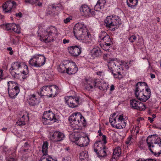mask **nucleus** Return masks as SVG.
<instances>
[{
    "label": "nucleus",
    "mask_w": 161,
    "mask_h": 161,
    "mask_svg": "<svg viewBox=\"0 0 161 161\" xmlns=\"http://www.w3.org/2000/svg\"><path fill=\"white\" fill-rule=\"evenodd\" d=\"M73 32L76 39L83 42L89 43L92 41L91 35L84 24L79 23L76 24L74 27Z\"/></svg>",
    "instance_id": "f257e3e1"
},
{
    "label": "nucleus",
    "mask_w": 161,
    "mask_h": 161,
    "mask_svg": "<svg viewBox=\"0 0 161 161\" xmlns=\"http://www.w3.org/2000/svg\"><path fill=\"white\" fill-rule=\"evenodd\" d=\"M136 97L141 101L145 102L151 96V92L147 84L144 82L137 83L135 91Z\"/></svg>",
    "instance_id": "f03ea898"
},
{
    "label": "nucleus",
    "mask_w": 161,
    "mask_h": 161,
    "mask_svg": "<svg viewBox=\"0 0 161 161\" xmlns=\"http://www.w3.org/2000/svg\"><path fill=\"white\" fill-rule=\"evenodd\" d=\"M147 146L150 152L156 157L161 154V139L156 135H151L146 139Z\"/></svg>",
    "instance_id": "7ed1b4c3"
},
{
    "label": "nucleus",
    "mask_w": 161,
    "mask_h": 161,
    "mask_svg": "<svg viewBox=\"0 0 161 161\" xmlns=\"http://www.w3.org/2000/svg\"><path fill=\"white\" fill-rule=\"evenodd\" d=\"M69 120L70 121V125L72 129L75 130L79 129L78 125H84L86 120L84 117L82 116L80 113L72 114L69 117Z\"/></svg>",
    "instance_id": "20e7f679"
},
{
    "label": "nucleus",
    "mask_w": 161,
    "mask_h": 161,
    "mask_svg": "<svg viewBox=\"0 0 161 161\" xmlns=\"http://www.w3.org/2000/svg\"><path fill=\"white\" fill-rule=\"evenodd\" d=\"M99 44L103 49L105 51L108 50L112 42L109 36L105 31H101L99 35Z\"/></svg>",
    "instance_id": "39448f33"
},
{
    "label": "nucleus",
    "mask_w": 161,
    "mask_h": 161,
    "mask_svg": "<svg viewBox=\"0 0 161 161\" xmlns=\"http://www.w3.org/2000/svg\"><path fill=\"white\" fill-rule=\"evenodd\" d=\"M103 59L106 60L108 63V67L110 71L114 77L116 75V73H114V71H115L118 69L119 63L115 61V58H113L112 55L110 53L104 54L103 56Z\"/></svg>",
    "instance_id": "423d86ee"
},
{
    "label": "nucleus",
    "mask_w": 161,
    "mask_h": 161,
    "mask_svg": "<svg viewBox=\"0 0 161 161\" xmlns=\"http://www.w3.org/2000/svg\"><path fill=\"white\" fill-rule=\"evenodd\" d=\"M58 88L54 85H47L42 87L41 90L42 96H47L49 97H54L58 92Z\"/></svg>",
    "instance_id": "0eeeda50"
},
{
    "label": "nucleus",
    "mask_w": 161,
    "mask_h": 161,
    "mask_svg": "<svg viewBox=\"0 0 161 161\" xmlns=\"http://www.w3.org/2000/svg\"><path fill=\"white\" fill-rule=\"evenodd\" d=\"M57 30V29L55 27L53 26H50L45 31V35L44 37L40 36V40L46 43L53 41V35L56 33Z\"/></svg>",
    "instance_id": "6e6552de"
},
{
    "label": "nucleus",
    "mask_w": 161,
    "mask_h": 161,
    "mask_svg": "<svg viewBox=\"0 0 161 161\" xmlns=\"http://www.w3.org/2000/svg\"><path fill=\"white\" fill-rule=\"evenodd\" d=\"M46 61V58L43 55L35 54L29 61V64L35 67H40L43 65Z\"/></svg>",
    "instance_id": "1a4fd4ad"
},
{
    "label": "nucleus",
    "mask_w": 161,
    "mask_h": 161,
    "mask_svg": "<svg viewBox=\"0 0 161 161\" xmlns=\"http://www.w3.org/2000/svg\"><path fill=\"white\" fill-rule=\"evenodd\" d=\"M42 119L43 123L44 125L49 124L48 120L53 121L54 122L57 123L60 120L59 116L54 114L50 110L44 112Z\"/></svg>",
    "instance_id": "9d476101"
},
{
    "label": "nucleus",
    "mask_w": 161,
    "mask_h": 161,
    "mask_svg": "<svg viewBox=\"0 0 161 161\" xmlns=\"http://www.w3.org/2000/svg\"><path fill=\"white\" fill-rule=\"evenodd\" d=\"M104 21L106 24V26L109 28L114 26L115 28H117L121 24V21L119 18L115 15L107 16Z\"/></svg>",
    "instance_id": "9b49d317"
},
{
    "label": "nucleus",
    "mask_w": 161,
    "mask_h": 161,
    "mask_svg": "<svg viewBox=\"0 0 161 161\" xmlns=\"http://www.w3.org/2000/svg\"><path fill=\"white\" fill-rule=\"evenodd\" d=\"M21 63L19 62H15L12 64L9 71L12 76L15 78L18 77V75L21 73L22 68Z\"/></svg>",
    "instance_id": "f8f14e48"
},
{
    "label": "nucleus",
    "mask_w": 161,
    "mask_h": 161,
    "mask_svg": "<svg viewBox=\"0 0 161 161\" xmlns=\"http://www.w3.org/2000/svg\"><path fill=\"white\" fill-rule=\"evenodd\" d=\"M65 99L66 103L71 108L76 107L79 104L80 97H66Z\"/></svg>",
    "instance_id": "ddd939ff"
},
{
    "label": "nucleus",
    "mask_w": 161,
    "mask_h": 161,
    "mask_svg": "<svg viewBox=\"0 0 161 161\" xmlns=\"http://www.w3.org/2000/svg\"><path fill=\"white\" fill-rule=\"evenodd\" d=\"M17 6L16 3L12 0L6 2L2 5L3 11L5 13H10L12 9L15 8Z\"/></svg>",
    "instance_id": "4468645a"
},
{
    "label": "nucleus",
    "mask_w": 161,
    "mask_h": 161,
    "mask_svg": "<svg viewBox=\"0 0 161 161\" xmlns=\"http://www.w3.org/2000/svg\"><path fill=\"white\" fill-rule=\"evenodd\" d=\"M80 11L81 14L85 17H90L95 15V12L87 5L84 4L81 6Z\"/></svg>",
    "instance_id": "2eb2a0df"
},
{
    "label": "nucleus",
    "mask_w": 161,
    "mask_h": 161,
    "mask_svg": "<svg viewBox=\"0 0 161 161\" xmlns=\"http://www.w3.org/2000/svg\"><path fill=\"white\" fill-rule=\"evenodd\" d=\"M131 108L139 110H144L146 109L145 106L142 103L134 99L130 100Z\"/></svg>",
    "instance_id": "dca6fc26"
},
{
    "label": "nucleus",
    "mask_w": 161,
    "mask_h": 161,
    "mask_svg": "<svg viewBox=\"0 0 161 161\" xmlns=\"http://www.w3.org/2000/svg\"><path fill=\"white\" fill-rule=\"evenodd\" d=\"M130 64V63L126 62L124 61H122L120 64L119 63L118 69H116L115 71H114L117 74H116V75H121V73H124L125 70H128Z\"/></svg>",
    "instance_id": "f3484780"
},
{
    "label": "nucleus",
    "mask_w": 161,
    "mask_h": 161,
    "mask_svg": "<svg viewBox=\"0 0 161 161\" xmlns=\"http://www.w3.org/2000/svg\"><path fill=\"white\" fill-rule=\"evenodd\" d=\"M81 49L80 47L77 46H70L68 48L69 53L74 57H77L80 54Z\"/></svg>",
    "instance_id": "a211bd4d"
},
{
    "label": "nucleus",
    "mask_w": 161,
    "mask_h": 161,
    "mask_svg": "<svg viewBox=\"0 0 161 161\" xmlns=\"http://www.w3.org/2000/svg\"><path fill=\"white\" fill-rule=\"evenodd\" d=\"M67 66L66 72L69 75L74 74L78 71V68L74 62L68 64Z\"/></svg>",
    "instance_id": "6ab92c4d"
},
{
    "label": "nucleus",
    "mask_w": 161,
    "mask_h": 161,
    "mask_svg": "<svg viewBox=\"0 0 161 161\" xmlns=\"http://www.w3.org/2000/svg\"><path fill=\"white\" fill-rule=\"evenodd\" d=\"M89 139L88 136H81L80 135L78 140L76 142V145L80 147L87 146L89 143Z\"/></svg>",
    "instance_id": "aec40b11"
},
{
    "label": "nucleus",
    "mask_w": 161,
    "mask_h": 161,
    "mask_svg": "<svg viewBox=\"0 0 161 161\" xmlns=\"http://www.w3.org/2000/svg\"><path fill=\"white\" fill-rule=\"evenodd\" d=\"M65 137V136L62 133L58 131L54 132L51 137V139L54 142H58L63 140Z\"/></svg>",
    "instance_id": "412c9836"
},
{
    "label": "nucleus",
    "mask_w": 161,
    "mask_h": 161,
    "mask_svg": "<svg viewBox=\"0 0 161 161\" xmlns=\"http://www.w3.org/2000/svg\"><path fill=\"white\" fill-rule=\"evenodd\" d=\"M117 121L115 124H113V127L119 129H121L125 126V124L122 125L124 121L123 116L122 114L120 115L117 116Z\"/></svg>",
    "instance_id": "4be33fe9"
},
{
    "label": "nucleus",
    "mask_w": 161,
    "mask_h": 161,
    "mask_svg": "<svg viewBox=\"0 0 161 161\" xmlns=\"http://www.w3.org/2000/svg\"><path fill=\"white\" fill-rule=\"evenodd\" d=\"M92 56L94 58L99 56L102 53L100 48L97 46H94L91 50Z\"/></svg>",
    "instance_id": "5701e85b"
},
{
    "label": "nucleus",
    "mask_w": 161,
    "mask_h": 161,
    "mask_svg": "<svg viewBox=\"0 0 161 161\" xmlns=\"http://www.w3.org/2000/svg\"><path fill=\"white\" fill-rule=\"evenodd\" d=\"M95 81L91 79H86L85 83V87L87 90L89 91L93 88Z\"/></svg>",
    "instance_id": "b1692460"
},
{
    "label": "nucleus",
    "mask_w": 161,
    "mask_h": 161,
    "mask_svg": "<svg viewBox=\"0 0 161 161\" xmlns=\"http://www.w3.org/2000/svg\"><path fill=\"white\" fill-rule=\"evenodd\" d=\"M8 88L7 89H16L20 90L19 87L18 86V84L16 82L12 81H10L8 82Z\"/></svg>",
    "instance_id": "393cba45"
},
{
    "label": "nucleus",
    "mask_w": 161,
    "mask_h": 161,
    "mask_svg": "<svg viewBox=\"0 0 161 161\" xmlns=\"http://www.w3.org/2000/svg\"><path fill=\"white\" fill-rule=\"evenodd\" d=\"M28 101L29 104L32 106L36 105L38 103V100L34 94L31 95L29 96Z\"/></svg>",
    "instance_id": "a878e982"
},
{
    "label": "nucleus",
    "mask_w": 161,
    "mask_h": 161,
    "mask_svg": "<svg viewBox=\"0 0 161 161\" xmlns=\"http://www.w3.org/2000/svg\"><path fill=\"white\" fill-rule=\"evenodd\" d=\"M121 154V148L119 147H116L114 150L113 154V158L117 159L119 157Z\"/></svg>",
    "instance_id": "bb28decb"
},
{
    "label": "nucleus",
    "mask_w": 161,
    "mask_h": 161,
    "mask_svg": "<svg viewBox=\"0 0 161 161\" xmlns=\"http://www.w3.org/2000/svg\"><path fill=\"white\" fill-rule=\"evenodd\" d=\"M80 133L77 131H75L69 136V139L71 142H75L76 144L77 141L79 139Z\"/></svg>",
    "instance_id": "cd10ccee"
},
{
    "label": "nucleus",
    "mask_w": 161,
    "mask_h": 161,
    "mask_svg": "<svg viewBox=\"0 0 161 161\" xmlns=\"http://www.w3.org/2000/svg\"><path fill=\"white\" fill-rule=\"evenodd\" d=\"M20 90L16 89H8V92L9 96L11 98H14L18 94Z\"/></svg>",
    "instance_id": "c85d7f7f"
},
{
    "label": "nucleus",
    "mask_w": 161,
    "mask_h": 161,
    "mask_svg": "<svg viewBox=\"0 0 161 161\" xmlns=\"http://www.w3.org/2000/svg\"><path fill=\"white\" fill-rule=\"evenodd\" d=\"M105 146L103 145L101 142H95L94 145V149L95 152H97L98 151L102 148H104Z\"/></svg>",
    "instance_id": "c756f323"
},
{
    "label": "nucleus",
    "mask_w": 161,
    "mask_h": 161,
    "mask_svg": "<svg viewBox=\"0 0 161 161\" xmlns=\"http://www.w3.org/2000/svg\"><path fill=\"white\" fill-rule=\"evenodd\" d=\"M26 3H29L32 5H35L36 6H41L42 3L40 2V0H25Z\"/></svg>",
    "instance_id": "7c9ffc66"
},
{
    "label": "nucleus",
    "mask_w": 161,
    "mask_h": 161,
    "mask_svg": "<svg viewBox=\"0 0 161 161\" xmlns=\"http://www.w3.org/2000/svg\"><path fill=\"white\" fill-rule=\"evenodd\" d=\"M26 117L27 118L28 120L29 119V116L28 114L26 115H23L22 118L19 119L18 121L16 122V124L20 126L25 125V121L23 120V119H25Z\"/></svg>",
    "instance_id": "2f4dec72"
},
{
    "label": "nucleus",
    "mask_w": 161,
    "mask_h": 161,
    "mask_svg": "<svg viewBox=\"0 0 161 161\" xmlns=\"http://www.w3.org/2000/svg\"><path fill=\"white\" fill-rule=\"evenodd\" d=\"M48 146V143L47 142H44L42 147V152L43 154L42 156H43L44 157H45L44 156L47 154Z\"/></svg>",
    "instance_id": "473e14b6"
},
{
    "label": "nucleus",
    "mask_w": 161,
    "mask_h": 161,
    "mask_svg": "<svg viewBox=\"0 0 161 161\" xmlns=\"http://www.w3.org/2000/svg\"><path fill=\"white\" fill-rule=\"evenodd\" d=\"M88 151L86 150L82 151L80 153L79 158L83 160H87L88 158Z\"/></svg>",
    "instance_id": "72a5a7b5"
},
{
    "label": "nucleus",
    "mask_w": 161,
    "mask_h": 161,
    "mask_svg": "<svg viewBox=\"0 0 161 161\" xmlns=\"http://www.w3.org/2000/svg\"><path fill=\"white\" fill-rule=\"evenodd\" d=\"M117 116H118L117 115L116 116V114L114 113L112 115H111L110 117L109 121L113 127V124H115L117 121Z\"/></svg>",
    "instance_id": "f704fd0d"
},
{
    "label": "nucleus",
    "mask_w": 161,
    "mask_h": 161,
    "mask_svg": "<svg viewBox=\"0 0 161 161\" xmlns=\"http://www.w3.org/2000/svg\"><path fill=\"white\" fill-rule=\"evenodd\" d=\"M96 153L97 154L98 156L100 158L106 156V148L105 146H104V148H102Z\"/></svg>",
    "instance_id": "c9c22d12"
},
{
    "label": "nucleus",
    "mask_w": 161,
    "mask_h": 161,
    "mask_svg": "<svg viewBox=\"0 0 161 161\" xmlns=\"http://www.w3.org/2000/svg\"><path fill=\"white\" fill-rule=\"evenodd\" d=\"M132 135L130 136L125 141V143L126 144L127 147L132 144L134 142V139Z\"/></svg>",
    "instance_id": "e433bc0d"
},
{
    "label": "nucleus",
    "mask_w": 161,
    "mask_h": 161,
    "mask_svg": "<svg viewBox=\"0 0 161 161\" xmlns=\"http://www.w3.org/2000/svg\"><path fill=\"white\" fill-rule=\"evenodd\" d=\"M67 64L65 65L63 63L60 64L59 66V67L58 69V71L61 73L65 72V71L67 67Z\"/></svg>",
    "instance_id": "4c0bfd02"
},
{
    "label": "nucleus",
    "mask_w": 161,
    "mask_h": 161,
    "mask_svg": "<svg viewBox=\"0 0 161 161\" xmlns=\"http://www.w3.org/2000/svg\"><path fill=\"white\" fill-rule=\"evenodd\" d=\"M20 28L19 25H16L14 24L12 28V30L13 31L16 33L19 34L20 33Z\"/></svg>",
    "instance_id": "58836bf2"
},
{
    "label": "nucleus",
    "mask_w": 161,
    "mask_h": 161,
    "mask_svg": "<svg viewBox=\"0 0 161 161\" xmlns=\"http://www.w3.org/2000/svg\"><path fill=\"white\" fill-rule=\"evenodd\" d=\"M127 0V3L129 7H130L131 8H133L134 7H136L137 4V3L136 2L135 3L132 0Z\"/></svg>",
    "instance_id": "ea45409f"
},
{
    "label": "nucleus",
    "mask_w": 161,
    "mask_h": 161,
    "mask_svg": "<svg viewBox=\"0 0 161 161\" xmlns=\"http://www.w3.org/2000/svg\"><path fill=\"white\" fill-rule=\"evenodd\" d=\"M21 73L24 75V76L23 77V79H25L26 77H25V76L26 75L28 74V67L27 65H25L24 70H23Z\"/></svg>",
    "instance_id": "a19ab883"
},
{
    "label": "nucleus",
    "mask_w": 161,
    "mask_h": 161,
    "mask_svg": "<svg viewBox=\"0 0 161 161\" xmlns=\"http://www.w3.org/2000/svg\"><path fill=\"white\" fill-rule=\"evenodd\" d=\"M108 86V85L106 83L103 82V83L101 84L100 87H99V89L101 90H107V87Z\"/></svg>",
    "instance_id": "79ce46f5"
},
{
    "label": "nucleus",
    "mask_w": 161,
    "mask_h": 161,
    "mask_svg": "<svg viewBox=\"0 0 161 161\" xmlns=\"http://www.w3.org/2000/svg\"><path fill=\"white\" fill-rule=\"evenodd\" d=\"M44 76L45 77V79L48 81H50L53 79L52 75L49 73L45 74Z\"/></svg>",
    "instance_id": "37998d69"
},
{
    "label": "nucleus",
    "mask_w": 161,
    "mask_h": 161,
    "mask_svg": "<svg viewBox=\"0 0 161 161\" xmlns=\"http://www.w3.org/2000/svg\"><path fill=\"white\" fill-rule=\"evenodd\" d=\"M14 24H7L5 25V29L7 31L12 29Z\"/></svg>",
    "instance_id": "c03bdc74"
},
{
    "label": "nucleus",
    "mask_w": 161,
    "mask_h": 161,
    "mask_svg": "<svg viewBox=\"0 0 161 161\" xmlns=\"http://www.w3.org/2000/svg\"><path fill=\"white\" fill-rule=\"evenodd\" d=\"M136 39V37L134 35L131 36L129 38V40L131 42H134Z\"/></svg>",
    "instance_id": "a18cd8bd"
},
{
    "label": "nucleus",
    "mask_w": 161,
    "mask_h": 161,
    "mask_svg": "<svg viewBox=\"0 0 161 161\" xmlns=\"http://www.w3.org/2000/svg\"><path fill=\"white\" fill-rule=\"evenodd\" d=\"M95 83L94 84V86L95 87H100L101 84H100V83L101 82L99 81H97V80H94Z\"/></svg>",
    "instance_id": "49530a36"
},
{
    "label": "nucleus",
    "mask_w": 161,
    "mask_h": 161,
    "mask_svg": "<svg viewBox=\"0 0 161 161\" xmlns=\"http://www.w3.org/2000/svg\"><path fill=\"white\" fill-rule=\"evenodd\" d=\"M100 4L101 3H100L98 2L96 5H95L94 7V9L96 10V11L97 10V9H101V7L100 6Z\"/></svg>",
    "instance_id": "de8ad7c7"
},
{
    "label": "nucleus",
    "mask_w": 161,
    "mask_h": 161,
    "mask_svg": "<svg viewBox=\"0 0 161 161\" xmlns=\"http://www.w3.org/2000/svg\"><path fill=\"white\" fill-rule=\"evenodd\" d=\"M136 161H156L155 160H154L152 159L148 158V159H144V158H140L139 159L137 160Z\"/></svg>",
    "instance_id": "09e8293b"
},
{
    "label": "nucleus",
    "mask_w": 161,
    "mask_h": 161,
    "mask_svg": "<svg viewBox=\"0 0 161 161\" xmlns=\"http://www.w3.org/2000/svg\"><path fill=\"white\" fill-rule=\"evenodd\" d=\"M63 161H71V158L69 156L64 157Z\"/></svg>",
    "instance_id": "8fccbe9b"
},
{
    "label": "nucleus",
    "mask_w": 161,
    "mask_h": 161,
    "mask_svg": "<svg viewBox=\"0 0 161 161\" xmlns=\"http://www.w3.org/2000/svg\"><path fill=\"white\" fill-rule=\"evenodd\" d=\"M71 20L69 17L66 18L64 20V22L65 24H67L70 21V20Z\"/></svg>",
    "instance_id": "3c124183"
},
{
    "label": "nucleus",
    "mask_w": 161,
    "mask_h": 161,
    "mask_svg": "<svg viewBox=\"0 0 161 161\" xmlns=\"http://www.w3.org/2000/svg\"><path fill=\"white\" fill-rule=\"evenodd\" d=\"M102 140L103 142V143L104 144H106L107 143V141L106 140V137L104 135H103L102 136Z\"/></svg>",
    "instance_id": "603ef678"
},
{
    "label": "nucleus",
    "mask_w": 161,
    "mask_h": 161,
    "mask_svg": "<svg viewBox=\"0 0 161 161\" xmlns=\"http://www.w3.org/2000/svg\"><path fill=\"white\" fill-rule=\"evenodd\" d=\"M3 70L2 69H0V80L3 79Z\"/></svg>",
    "instance_id": "864d4df0"
},
{
    "label": "nucleus",
    "mask_w": 161,
    "mask_h": 161,
    "mask_svg": "<svg viewBox=\"0 0 161 161\" xmlns=\"http://www.w3.org/2000/svg\"><path fill=\"white\" fill-rule=\"evenodd\" d=\"M15 16L16 17H19V18H21L22 16V14L21 12H19L18 13L16 14Z\"/></svg>",
    "instance_id": "5fc2aeb1"
},
{
    "label": "nucleus",
    "mask_w": 161,
    "mask_h": 161,
    "mask_svg": "<svg viewBox=\"0 0 161 161\" xmlns=\"http://www.w3.org/2000/svg\"><path fill=\"white\" fill-rule=\"evenodd\" d=\"M69 39H64L63 40V43L64 44H65L66 43H69Z\"/></svg>",
    "instance_id": "6e6d98bb"
},
{
    "label": "nucleus",
    "mask_w": 161,
    "mask_h": 161,
    "mask_svg": "<svg viewBox=\"0 0 161 161\" xmlns=\"http://www.w3.org/2000/svg\"><path fill=\"white\" fill-rule=\"evenodd\" d=\"M148 120H149L151 123H152L153 121V118L150 117H148Z\"/></svg>",
    "instance_id": "4d7b16f0"
},
{
    "label": "nucleus",
    "mask_w": 161,
    "mask_h": 161,
    "mask_svg": "<svg viewBox=\"0 0 161 161\" xmlns=\"http://www.w3.org/2000/svg\"><path fill=\"white\" fill-rule=\"evenodd\" d=\"M114 85H111V86L110 87V90L111 91H112L114 90Z\"/></svg>",
    "instance_id": "13d9d810"
},
{
    "label": "nucleus",
    "mask_w": 161,
    "mask_h": 161,
    "mask_svg": "<svg viewBox=\"0 0 161 161\" xmlns=\"http://www.w3.org/2000/svg\"><path fill=\"white\" fill-rule=\"evenodd\" d=\"M7 161H16V160L14 158H10Z\"/></svg>",
    "instance_id": "bf43d9fd"
},
{
    "label": "nucleus",
    "mask_w": 161,
    "mask_h": 161,
    "mask_svg": "<svg viewBox=\"0 0 161 161\" xmlns=\"http://www.w3.org/2000/svg\"><path fill=\"white\" fill-rule=\"evenodd\" d=\"M150 75H151V77L153 79L155 78V75L154 74H150Z\"/></svg>",
    "instance_id": "052dcab7"
},
{
    "label": "nucleus",
    "mask_w": 161,
    "mask_h": 161,
    "mask_svg": "<svg viewBox=\"0 0 161 161\" xmlns=\"http://www.w3.org/2000/svg\"><path fill=\"white\" fill-rule=\"evenodd\" d=\"M98 132L99 133V136H102L103 135L101 130H98Z\"/></svg>",
    "instance_id": "680f3d73"
},
{
    "label": "nucleus",
    "mask_w": 161,
    "mask_h": 161,
    "mask_svg": "<svg viewBox=\"0 0 161 161\" xmlns=\"http://www.w3.org/2000/svg\"><path fill=\"white\" fill-rule=\"evenodd\" d=\"M7 50L8 51H12V48L11 47H9L7 48Z\"/></svg>",
    "instance_id": "e2e57ef3"
},
{
    "label": "nucleus",
    "mask_w": 161,
    "mask_h": 161,
    "mask_svg": "<svg viewBox=\"0 0 161 161\" xmlns=\"http://www.w3.org/2000/svg\"><path fill=\"white\" fill-rule=\"evenodd\" d=\"M7 128H3L2 129V130L3 131H5L7 130Z\"/></svg>",
    "instance_id": "0e129e2a"
},
{
    "label": "nucleus",
    "mask_w": 161,
    "mask_h": 161,
    "mask_svg": "<svg viewBox=\"0 0 161 161\" xmlns=\"http://www.w3.org/2000/svg\"><path fill=\"white\" fill-rule=\"evenodd\" d=\"M28 145V142H26L25 143V145H24V146L25 147H26Z\"/></svg>",
    "instance_id": "69168bd1"
},
{
    "label": "nucleus",
    "mask_w": 161,
    "mask_h": 161,
    "mask_svg": "<svg viewBox=\"0 0 161 161\" xmlns=\"http://www.w3.org/2000/svg\"><path fill=\"white\" fill-rule=\"evenodd\" d=\"M152 117L153 118H155L156 117V115L155 114H153L152 115Z\"/></svg>",
    "instance_id": "338daca9"
},
{
    "label": "nucleus",
    "mask_w": 161,
    "mask_h": 161,
    "mask_svg": "<svg viewBox=\"0 0 161 161\" xmlns=\"http://www.w3.org/2000/svg\"><path fill=\"white\" fill-rule=\"evenodd\" d=\"M157 20L158 22L160 21V18L159 17L157 18Z\"/></svg>",
    "instance_id": "774afa93"
}]
</instances>
